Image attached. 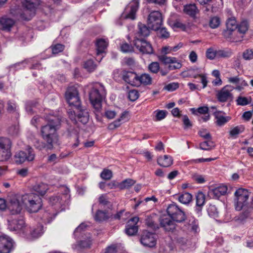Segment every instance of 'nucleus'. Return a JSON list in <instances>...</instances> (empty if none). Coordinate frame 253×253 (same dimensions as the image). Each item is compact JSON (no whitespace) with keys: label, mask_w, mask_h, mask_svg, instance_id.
<instances>
[{"label":"nucleus","mask_w":253,"mask_h":253,"mask_svg":"<svg viewBox=\"0 0 253 253\" xmlns=\"http://www.w3.org/2000/svg\"><path fill=\"white\" fill-rule=\"evenodd\" d=\"M46 119L47 121V124L41 128L42 137L46 142V144L40 143L38 140L35 144V146L40 150L44 147L51 150L55 146L60 144L56 131L60 126V119L56 116L47 117Z\"/></svg>","instance_id":"obj_1"},{"label":"nucleus","mask_w":253,"mask_h":253,"mask_svg":"<svg viewBox=\"0 0 253 253\" xmlns=\"http://www.w3.org/2000/svg\"><path fill=\"white\" fill-rule=\"evenodd\" d=\"M167 212L169 217H162L160 219V225L166 231H173L176 225L174 222H182L186 219L185 212L175 204L169 205L167 209Z\"/></svg>","instance_id":"obj_2"},{"label":"nucleus","mask_w":253,"mask_h":253,"mask_svg":"<svg viewBox=\"0 0 253 253\" xmlns=\"http://www.w3.org/2000/svg\"><path fill=\"white\" fill-rule=\"evenodd\" d=\"M106 92L104 86L100 83L92 85L89 92V100L97 112H99L102 108V101L105 98Z\"/></svg>","instance_id":"obj_3"},{"label":"nucleus","mask_w":253,"mask_h":253,"mask_svg":"<svg viewBox=\"0 0 253 253\" xmlns=\"http://www.w3.org/2000/svg\"><path fill=\"white\" fill-rule=\"evenodd\" d=\"M21 200L26 209L29 212L38 211L42 205L40 196L33 193L23 195Z\"/></svg>","instance_id":"obj_4"},{"label":"nucleus","mask_w":253,"mask_h":253,"mask_svg":"<svg viewBox=\"0 0 253 253\" xmlns=\"http://www.w3.org/2000/svg\"><path fill=\"white\" fill-rule=\"evenodd\" d=\"M251 194L247 189L239 188L234 193L235 207L237 211L248 209L249 206V197Z\"/></svg>","instance_id":"obj_5"},{"label":"nucleus","mask_w":253,"mask_h":253,"mask_svg":"<svg viewBox=\"0 0 253 253\" xmlns=\"http://www.w3.org/2000/svg\"><path fill=\"white\" fill-rule=\"evenodd\" d=\"M11 140L6 137L0 138V161H7L11 156Z\"/></svg>","instance_id":"obj_6"},{"label":"nucleus","mask_w":253,"mask_h":253,"mask_svg":"<svg viewBox=\"0 0 253 253\" xmlns=\"http://www.w3.org/2000/svg\"><path fill=\"white\" fill-rule=\"evenodd\" d=\"M163 19L162 14L159 11H153L149 14L147 24L149 27L153 30H158L162 25Z\"/></svg>","instance_id":"obj_7"},{"label":"nucleus","mask_w":253,"mask_h":253,"mask_svg":"<svg viewBox=\"0 0 253 253\" xmlns=\"http://www.w3.org/2000/svg\"><path fill=\"white\" fill-rule=\"evenodd\" d=\"M65 98L70 106L79 107L80 100L78 90L75 86L69 87L65 93Z\"/></svg>","instance_id":"obj_8"},{"label":"nucleus","mask_w":253,"mask_h":253,"mask_svg":"<svg viewBox=\"0 0 253 253\" xmlns=\"http://www.w3.org/2000/svg\"><path fill=\"white\" fill-rule=\"evenodd\" d=\"M35 158V154L33 149L29 148L26 151H19L17 152L14 156L15 162L17 164H21L25 161H32Z\"/></svg>","instance_id":"obj_9"},{"label":"nucleus","mask_w":253,"mask_h":253,"mask_svg":"<svg viewBox=\"0 0 253 253\" xmlns=\"http://www.w3.org/2000/svg\"><path fill=\"white\" fill-rule=\"evenodd\" d=\"M160 61L165 65L169 64L168 67L169 70L179 69L181 68V63L174 57L168 56L165 54H160L158 56Z\"/></svg>","instance_id":"obj_10"},{"label":"nucleus","mask_w":253,"mask_h":253,"mask_svg":"<svg viewBox=\"0 0 253 253\" xmlns=\"http://www.w3.org/2000/svg\"><path fill=\"white\" fill-rule=\"evenodd\" d=\"M157 237L155 234L144 230L142 233L140 241L144 246L153 248L156 245Z\"/></svg>","instance_id":"obj_11"},{"label":"nucleus","mask_w":253,"mask_h":253,"mask_svg":"<svg viewBox=\"0 0 253 253\" xmlns=\"http://www.w3.org/2000/svg\"><path fill=\"white\" fill-rule=\"evenodd\" d=\"M14 242L9 236H0V253H10L13 250Z\"/></svg>","instance_id":"obj_12"},{"label":"nucleus","mask_w":253,"mask_h":253,"mask_svg":"<svg viewBox=\"0 0 253 253\" xmlns=\"http://www.w3.org/2000/svg\"><path fill=\"white\" fill-rule=\"evenodd\" d=\"M21 197L14 196L9 200L8 208L12 214L19 213L23 207V203L21 200Z\"/></svg>","instance_id":"obj_13"},{"label":"nucleus","mask_w":253,"mask_h":253,"mask_svg":"<svg viewBox=\"0 0 253 253\" xmlns=\"http://www.w3.org/2000/svg\"><path fill=\"white\" fill-rule=\"evenodd\" d=\"M8 227L10 230L15 231H22L26 232V227L24 220L23 218L19 219H12L9 218L7 219Z\"/></svg>","instance_id":"obj_14"},{"label":"nucleus","mask_w":253,"mask_h":253,"mask_svg":"<svg viewBox=\"0 0 253 253\" xmlns=\"http://www.w3.org/2000/svg\"><path fill=\"white\" fill-rule=\"evenodd\" d=\"M134 45L143 54H150L153 53L152 46L150 42L141 39H136L133 42Z\"/></svg>","instance_id":"obj_15"},{"label":"nucleus","mask_w":253,"mask_h":253,"mask_svg":"<svg viewBox=\"0 0 253 253\" xmlns=\"http://www.w3.org/2000/svg\"><path fill=\"white\" fill-rule=\"evenodd\" d=\"M234 87L230 85H227L222 88L217 94V98L220 102H225L232 98L231 91Z\"/></svg>","instance_id":"obj_16"},{"label":"nucleus","mask_w":253,"mask_h":253,"mask_svg":"<svg viewBox=\"0 0 253 253\" xmlns=\"http://www.w3.org/2000/svg\"><path fill=\"white\" fill-rule=\"evenodd\" d=\"M138 220L139 218L135 216L127 221V235L134 236L137 234L138 230L137 224Z\"/></svg>","instance_id":"obj_17"},{"label":"nucleus","mask_w":253,"mask_h":253,"mask_svg":"<svg viewBox=\"0 0 253 253\" xmlns=\"http://www.w3.org/2000/svg\"><path fill=\"white\" fill-rule=\"evenodd\" d=\"M127 6L129 9L127 12V19H135L136 12L139 6V0H132Z\"/></svg>","instance_id":"obj_18"},{"label":"nucleus","mask_w":253,"mask_h":253,"mask_svg":"<svg viewBox=\"0 0 253 253\" xmlns=\"http://www.w3.org/2000/svg\"><path fill=\"white\" fill-rule=\"evenodd\" d=\"M227 187L224 185H220L209 192V195L213 199H218L221 196L224 195L227 192Z\"/></svg>","instance_id":"obj_19"},{"label":"nucleus","mask_w":253,"mask_h":253,"mask_svg":"<svg viewBox=\"0 0 253 253\" xmlns=\"http://www.w3.org/2000/svg\"><path fill=\"white\" fill-rule=\"evenodd\" d=\"M94 218L97 221H103L109 219H111L113 218V213L109 210L105 211L98 210Z\"/></svg>","instance_id":"obj_20"},{"label":"nucleus","mask_w":253,"mask_h":253,"mask_svg":"<svg viewBox=\"0 0 253 253\" xmlns=\"http://www.w3.org/2000/svg\"><path fill=\"white\" fill-rule=\"evenodd\" d=\"M196 205L195 211L198 216L201 214L203 207L205 203V196L202 192H198L196 195Z\"/></svg>","instance_id":"obj_21"},{"label":"nucleus","mask_w":253,"mask_h":253,"mask_svg":"<svg viewBox=\"0 0 253 253\" xmlns=\"http://www.w3.org/2000/svg\"><path fill=\"white\" fill-rule=\"evenodd\" d=\"M77 111V118L84 124H86L89 118L88 112L85 109H83L80 105L75 107Z\"/></svg>","instance_id":"obj_22"},{"label":"nucleus","mask_w":253,"mask_h":253,"mask_svg":"<svg viewBox=\"0 0 253 253\" xmlns=\"http://www.w3.org/2000/svg\"><path fill=\"white\" fill-rule=\"evenodd\" d=\"M139 79L140 76L135 72L131 71H127V84L132 86H139L140 85Z\"/></svg>","instance_id":"obj_23"},{"label":"nucleus","mask_w":253,"mask_h":253,"mask_svg":"<svg viewBox=\"0 0 253 253\" xmlns=\"http://www.w3.org/2000/svg\"><path fill=\"white\" fill-rule=\"evenodd\" d=\"M189 76L194 78H197L198 77L201 78V82L203 84V88H204L206 87L208 83V81L206 76L199 74V70L198 68L190 69L188 70Z\"/></svg>","instance_id":"obj_24"},{"label":"nucleus","mask_w":253,"mask_h":253,"mask_svg":"<svg viewBox=\"0 0 253 253\" xmlns=\"http://www.w3.org/2000/svg\"><path fill=\"white\" fill-rule=\"evenodd\" d=\"M14 20L6 16L0 18V26L3 30L9 31L14 25Z\"/></svg>","instance_id":"obj_25"},{"label":"nucleus","mask_w":253,"mask_h":253,"mask_svg":"<svg viewBox=\"0 0 253 253\" xmlns=\"http://www.w3.org/2000/svg\"><path fill=\"white\" fill-rule=\"evenodd\" d=\"M222 112H215L214 114L216 119L215 123L218 126H222L227 123L230 120V117L228 116H223Z\"/></svg>","instance_id":"obj_26"},{"label":"nucleus","mask_w":253,"mask_h":253,"mask_svg":"<svg viewBox=\"0 0 253 253\" xmlns=\"http://www.w3.org/2000/svg\"><path fill=\"white\" fill-rule=\"evenodd\" d=\"M183 12L191 17H195L199 10L195 4H189L184 6Z\"/></svg>","instance_id":"obj_27"},{"label":"nucleus","mask_w":253,"mask_h":253,"mask_svg":"<svg viewBox=\"0 0 253 253\" xmlns=\"http://www.w3.org/2000/svg\"><path fill=\"white\" fill-rule=\"evenodd\" d=\"M157 162L161 167H168L172 164L173 160L171 156L169 155H164L163 157H159L157 160Z\"/></svg>","instance_id":"obj_28"},{"label":"nucleus","mask_w":253,"mask_h":253,"mask_svg":"<svg viewBox=\"0 0 253 253\" xmlns=\"http://www.w3.org/2000/svg\"><path fill=\"white\" fill-rule=\"evenodd\" d=\"M48 189V185L43 183L36 184L33 187V190L42 196L45 194Z\"/></svg>","instance_id":"obj_29"},{"label":"nucleus","mask_w":253,"mask_h":253,"mask_svg":"<svg viewBox=\"0 0 253 253\" xmlns=\"http://www.w3.org/2000/svg\"><path fill=\"white\" fill-rule=\"evenodd\" d=\"M108 45V42L103 39H99L96 42L97 54L98 56L103 53Z\"/></svg>","instance_id":"obj_30"},{"label":"nucleus","mask_w":253,"mask_h":253,"mask_svg":"<svg viewBox=\"0 0 253 253\" xmlns=\"http://www.w3.org/2000/svg\"><path fill=\"white\" fill-rule=\"evenodd\" d=\"M235 31L226 28L223 32V36L227 40L231 42H237L239 40L237 39L235 37Z\"/></svg>","instance_id":"obj_31"},{"label":"nucleus","mask_w":253,"mask_h":253,"mask_svg":"<svg viewBox=\"0 0 253 253\" xmlns=\"http://www.w3.org/2000/svg\"><path fill=\"white\" fill-rule=\"evenodd\" d=\"M214 147V144L211 139H206L200 144V148L204 150H210Z\"/></svg>","instance_id":"obj_32"},{"label":"nucleus","mask_w":253,"mask_h":253,"mask_svg":"<svg viewBox=\"0 0 253 253\" xmlns=\"http://www.w3.org/2000/svg\"><path fill=\"white\" fill-rule=\"evenodd\" d=\"M138 34L142 37H147L150 34V29L149 27H147L145 25L139 23L138 25Z\"/></svg>","instance_id":"obj_33"},{"label":"nucleus","mask_w":253,"mask_h":253,"mask_svg":"<svg viewBox=\"0 0 253 253\" xmlns=\"http://www.w3.org/2000/svg\"><path fill=\"white\" fill-rule=\"evenodd\" d=\"M192 199V196L189 193H184L178 197V201L182 204H187L189 203Z\"/></svg>","instance_id":"obj_34"},{"label":"nucleus","mask_w":253,"mask_h":253,"mask_svg":"<svg viewBox=\"0 0 253 253\" xmlns=\"http://www.w3.org/2000/svg\"><path fill=\"white\" fill-rule=\"evenodd\" d=\"M139 81L140 85L143 84L145 85H150L152 84V79L150 75L148 74H143L140 76Z\"/></svg>","instance_id":"obj_35"},{"label":"nucleus","mask_w":253,"mask_h":253,"mask_svg":"<svg viewBox=\"0 0 253 253\" xmlns=\"http://www.w3.org/2000/svg\"><path fill=\"white\" fill-rule=\"evenodd\" d=\"M36 0H24L22 2L23 6L26 10L32 11L35 7Z\"/></svg>","instance_id":"obj_36"},{"label":"nucleus","mask_w":253,"mask_h":253,"mask_svg":"<svg viewBox=\"0 0 253 253\" xmlns=\"http://www.w3.org/2000/svg\"><path fill=\"white\" fill-rule=\"evenodd\" d=\"M188 229L194 233L197 232L199 230L198 220L194 218L189 219L188 223Z\"/></svg>","instance_id":"obj_37"},{"label":"nucleus","mask_w":253,"mask_h":253,"mask_svg":"<svg viewBox=\"0 0 253 253\" xmlns=\"http://www.w3.org/2000/svg\"><path fill=\"white\" fill-rule=\"evenodd\" d=\"M232 52L230 49L217 50V58H228L232 55Z\"/></svg>","instance_id":"obj_38"},{"label":"nucleus","mask_w":253,"mask_h":253,"mask_svg":"<svg viewBox=\"0 0 253 253\" xmlns=\"http://www.w3.org/2000/svg\"><path fill=\"white\" fill-rule=\"evenodd\" d=\"M155 117L153 118L154 121H160L166 117L167 112L165 110H157L154 112Z\"/></svg>","instance_id":"obj_39"},{"label":"nucleus","mask_w":253,"mask_h":253,"mask_svg":"<svg viewBox=\"0 0 253 253\" xmlns=\"http://www.w3.org/2000/svg\"><path fill=\"white\" fill-rule=\"evenodd\" d=\"M86 239H83L79 243V246L81 248H90L91 243H92V240L91 239L90 235L89 233H88L86 235Z\"/></svg>","instance_id":"obj_40"},{"label":"nucleus","mask_w":253,"mask_h":253,"mask_svg":"<svg viewBox=\"0 0 253 253\" xmlns=\"http://www.w3.org/2000/svg\"><path fill=\"white\" fill-rule=\"evenodd\" d=\"M226 28L235 31L237 28V22L234 17H231L228 19L226 23Z\"/></svg>","instance_id":"obj_41"},{"label":"nucleus","mask_w":253,"mask_h":253,"mask_svg":"<svg viewBox=\"0 0 253 253\" xmlns=\"http://www.w3.org/2000/svg\"><path fill=\"white\" fill-rule=\"evenodd\" d=\"M238 32L241 34H245L248 29V23L246 20L242 21L239 25H237Z\"/></svg>","instance_id":"obj_42"},{"label":"nucleus","mask_w":253,"mask_h":253,"mask_svg":"<svg viewBox=\"0 0 253 253\" xmlns=\"http://www.w3.org/2000/svg\"><path fill=\"white\" fill-rule=\"evenodd\" d=\"M251 99L246 97L239 96L236 99V102L238 105L245 106L250 103Z\"/></svg>","instance_id":"obj_43"},{"label":"nucleus","mask_w":253,"mask_h":253,"mask_svg":"<svg viewBox=\"0 0 253 253\" xmlns=\"http://www.w3.org/2000/svg\"><path fill=\"white\" fill-rule=\"evenodd\" d=\"M192 113L195 115L200 114H207L209 112V108L207 106H203L199 107L197 109L192 108L191 109Z\"/></svg>","instance_id":"obj_44"},{"label":"nucleus","mask_w":253,"mask_h":253,"mask_svg":"<svg viewBox=\"0 0 253 253\" xmlns=\"http://www.w3.org/2000/svg\"><path fill=\"white\" fill-rule=\"evenodd\" d=\"M244 129L245 128L243 126H235L230 131V135L232 137L236 136L239 134L243 132Z\"/></svg>","instance_id":"obj_45"},{"label":"nucleus","mask_w":253,"mask_h":253,"mask_svg":"<svg viewBox=\"0 0 253 253\" xmlns=\"http://www.w3.org/2000/svg\"><path fill=\"white\" fill-rule=\"evenodd\" d=\"M173 249L170 244H162L159 248V252L161 253H170Z\"/></svg>","instance_id":"obj_46"},{"label":"nucleus","mask_w":253,"mask_h":253,"mask_svg":"<svg viewBox=\"0 0 253 253\" xmlns=\"http://www.w3.org/2000/svg\"><path fill=\"white\" fill-rule=\"evenodd\" d=\"M220 24V20L219 17L214 16L211 17L209 22L210 27L212 29L217 28Z\"/></svg>","instance_id":"obj_47"},{"label":"nucleus","mask_w":253,"mask_h":253,"mask_svg":"<svg viewBox=\"0 0 253 253\" xmlns=\"http://www.w3.org/2000/svg\"><path fill=\"white\" fill-rule=\"evenodd\" d=\"M126 114V112H124L123 113H122V116L120 119H118L113 123H112L109 125L108 128L110 129H113L116 127H119L121 125V121L122 120V119L125 118Z\"/></svg>","instance_id":"obj_48"},{"label":"nucleus","mask_w":253,"mask_h":253,"mask_svg":"<svg viewBox=\"0 0 253 253\" xmlns=\"http://www.w3.org/2000/svg\"><path fill=\"white\" fill-rule=\"evenodd\" d=\"M216 53L217 50L214 49L213 47H210L206 51V56L208 59L213 60L217 58Z\"/></svg>","instance_id":"obj_49"},{"label":"nucleus","mask_w":253,"mask_h":253,"mask_svg":"<svg viewBox=\"0 0 253 253\" xmlns=\"http://www.w3.org/2000/svg\"><path fill=\"white\" fill-rule=\"evenodd\" d=\"M84 67L89 72H92L96 68V65L92 60H88L86 61L84 63Z\"/></svg>","instance_id":"obj_50"},{"label":"nucleus","mask_w":253,"mask_h":253,"mask_svg":"<svg viewBox=\"0 0 253 253\" xmlns=\"http://www.w3.org/2000/svg\"><path fill=\"white\" fill-rule=\"evenodd\" d=\"M160 65L157 62H153L148 66L149 70L154 74H157L160 70Z\"/></svg>","instance_id":"obj_51"},{"label":"nucleus","mask_w":253,"mask_h":253,"mask_svg":"<svg viewBox=\"0 0 253 253\" xmlns=\"http://www.w3.org/2000/svg\"><path fill=\"white\" fill-rule=\"evenodd\" d=\"M139 97V93L135 89L130 90L128 92L127 98L131 101H135Z\"/></svg>","instance_id":"obj_52"},{"label":"nucleus","mask_w":253,"mask_h":253,"mask_svg":"<svg viewBox=\"0 0 253 253\" xmlns=\"http://www.w3.org/2000/svg\"><path fill=\"white\" fill-rule=\"evenodd\" d=\"M248 86V84L247 82L243 80V79H240V81H239V82L235 87H234V89H235L238 91H241L243 90L245 87H247Z\"/></svg>","instance_id":"obj_53"},{"label":"nucleus","mask_w":253,"mask_h":253,"mask_svg":"<svg viewBox=\"0 0 253 253\" xmlns=\"http://www.w3.org/2000/svg\"><path fill=\"white\" fill-rule=\"evenodd\" d=\"M112 176V171L108 169H104L100 173V177L105 180H109Z\"/></svg>","instance_id":"obj_54"},{"label":"nucleus","mask_w":253,"mask_h":253,"mask_svg":"<svg viewBox=\"0 0 253 253\" xmlns=\"http://www.w3.org/2000/svg\"><path fill=\"white\" fill-rule=\"evenodd\" d=\"M8 133L10 135L16 136L19 133V127L17 125H13L8 128Z\"/></svg>","instance_id":"obj_55"},{"label":"nucleus","mask_w":253,"mask_h":253,"mask_svg":"<svg viewBox=\"0 0 253 253\" xmlns=\"http://www.w3.org/2000/svg\"><path fill=\"white\" fill-rule=\"evenodd\" d=\"M208 212L210 216L217 217L218 216V211L214 205H210L208 209Z\"/></svg>","instance_id":"obj_56"},{"label":"nucleus","mask_w":253,"mask_h":253,"mask_svg":"<svg viewBox=\"0 0 253 253\" xmlns=\"http://www.w3.org/2000/svg\"><path fill=\"white\" fill-rule=\"evenodd\" d=\"M98 201L99 204L102 206H108L109 207L112 206L105 195H101L98 198Z\"/></svg>","instance_id":"obj_57"},{"label":"nucleus","mask_w":253,"mask_h":253,"mask_svg":"<svg viewBox=\"0 0 253 253\" xmlns=\"http://www.w3.org/2000/svg\"><path fill=\"white\" fill-rule=\"evenodd\" d=\"M243 57L246 60L253 59V50L251 49L245 50L243 53Z\"/></svg>","instance_id":"obj_58"},{"label":"nucleus","mask_w":253,"mask_h":253,"mask_svg":"<svg viewBox=\"0 0 253 253\" xmlns=\"http://www.w3.org/2000/svg\"><path fill=\"white\" fill-rule=\"evenodd\" d=\"M87 226L84 223H81L78 227H77L74 231V234L75 236L78 235V233L81 234L87 228Z\"/></svg>","instance_id":"obj_59"},{"label":"nucleus","mask_w":253,"mask_h":253,"mask_svg":"<svg viewBox=\"0 0 253 253\" xmlns=\"http://www.w3.org/2000/svg\"><path fill=\"white\" fill-rule=\"evenodd\" d=\"M42 233L43 229L42 227H38L31 233L32 237L35 238L41 236Z\"/></svg>","instance_id":"obj_60"},{"label":"nucleus","mask_w":253,"mask_h":253,"mask_svg":"<svg viewBox=\"0 0 253 253\" xmlns=\"http://www.w3.org/2000/svg\"><path fill=\"white\" fill-rule=\"evenodd\" d=\"M182 122L184 125V129H187L192 126V124L189 119L187 115H184L182 117Z\"/></svg>","instance_id":"obj_61"},{"label":"nucleus","mask_w":253,"mask_h":253,"mask_svg":"<svg viewBox=\"0 0 253 253\" xmlns=\"http://www.w3.org/2000/svg\"><path fill=\"white\" fill-rule=\"evenodd\" d=\"M199 134L204 139H211V136L210 132L206 129H202L199 131Z\"/></svg>","instance_id":"obj_62"},{"label":"nucleus","mask_w":253,"mask_h":253,"mask_svg":"<svg viewBox=\"0 0 253 253\" xmlns=\"http://www.w3.org/2000/svg\"><path fill=\"white\" fill-rule=\"evenodd\" d=\"M64 46L61 44H57L52 47V50L53 54H57L64 49Z\"/></svg>","instance_id":"obj_63"},{"label":"nucleus","mask_w":253,"mask_h":253,"mask_svg":"<svg viewBox=\"0 0 253 253\" xmlns=\"http://www.w3.org/2000/svg\"><path fill=\"white\" fill-rule=\"evenodd\" d=\"M159 36L162 38H168L169 36V33L167 31V29L165 28L159 29Z\"/></svg>","instance_id":"obj_64"}]
</instances>
